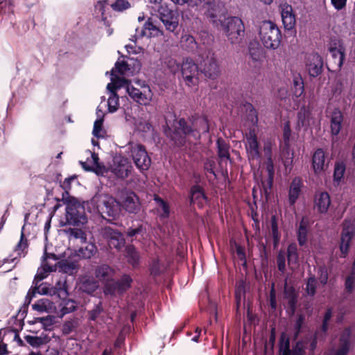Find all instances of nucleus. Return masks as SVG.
I'll return each instance as SVG.
<instances>
[{
  "mask_svg": "<svg viewBox=\"0 0 355 355\" xmlns=\"http://www.w3.org/2000/svg\"><path fill=\"white\" fill-rule=\"evenodd\" d=\"M175 131L171 139L178 146H183L187 141L191 142L200 138L201 134L209 131L207 119L198 116L193 120L191 125H188L184 119H180L174 124Z\"/></svg>",
  "mask_w": 355,
  "mask_h": 355,
  "instance_id": "1",
  "label": "nucleus"
},
{
  "mask_svg": "<svg viewBox=\"0 0 355 355\" xmlns=\"http://www.w3.org/2000/svg\"><path fill=\"white\" fill-rule=\"evenodd\" d=\"M245 110L248 112L247 115V123H248L249 125L248 130L244 137V144L247 156L251 164H254V162L259 163L261 153L257 136L258 116L252 105L247 103L245 105Z\"/></svg>",
  "mask_w": 355,
  "mask_h": 355,
  "instance_id": "2",
  "label": "nucleus"
},
{
  "mask_svg": "<svg viewBox=\"0 0 355 355\" xmlns=\"http://www.w3.org/2000/svg\"><path fill=\"white\" fill-rule=\"evenodd\" d=\"M115 85L118 88H125L129 96L140 105H148L153 99V94L145 81L137 80L133 83L125 78H112V83L107 85V89Z\"/></svg>",
  "mask_w": 355,
  "mask_h": 355,
  "instance_id": "3",
  "label": "nucleus"
},
{
  "mask_svg": "<svg viewBox=\"0 0 355 355\" xmlns=\"http://www.w3.org/2000/svg\"><path fill=\"white\" fill-rule=\"evenodd\" d=\"M259 40L267 49L275 50L282 41V33L277 24L271 21H263L258 28Z\"/></svg>",
  "mask_w": 355,
  "mask_h": 355,
  "instance_id": "4",
  "label": "nucleus"
},
{
  "mask_svg": "<svg viewBox=\"0 0 355 355\" xmlns=\"http://www.w3.org/2000/svg\"><path fill=\"white\" fill-rule=\"evenodd\" d=\"M97 212L106 214L108 216L115 217L121 211L120 202L108 195H96L90 201Z\"/></svg>",
  "mask_w": 355,
  "mask_h": 355,
  "instance_id": "5",
  "label": "nucleus"
},
{
  "mask_svg": "<svg viewBox=\"0 0 355 355\" xmlns=\"http://www.w3.org/2000/svg\"><path fill=\"white\" fill-rule=\"evenodd\" d=\"M66 224L72 225H84L87 222L85 207L75 198L66 200Z\"/></svg>",
  "mask_w": 355,
  "mask_h": 355,
  "instance_id": "6",
  "label": "nucleus"
},
{
  "mask_svg": "<svg viewBox=\"0 0 355 355\" xmlns=\"http://www.w3.org/2000/svg\"><path fill=\"white\" fill-rule=\"evenodd\" d=\"M125 152L132 157L138 169L146 171L149 168L151 159L143 145L133 142L129 143L125 146Z\"/></svg>",
  "mask_w": 355,
  "mask_h": 355,
  "instance_id": "7",
  "label": "nucleus"
},
{
  "mask_svg": "<svg viewBox=\"0 0 355 355\" xmlns=\"http://www.w3.org/2000/svg\"><path fill=\"white\" fill-rule=\"evenodd\" d=\"M220 26L223 28L226 36L232 44L239 42L244 35V24L237 17H227Z\"/></svg>",
  "mask_w": 355,
  "mask_h": 355,
  "instance_id": "8",
  "label": "nucleus"
},
{
  "mask_svg": "<svg viewBox=\"0 0 355 355\" xmlns=\"http://www.w3.org/2000/svg\"><path fill=\"white\" fill-rule=\"evenodd\" d=\"M203 3L204 14L212 24L218 28L227 19L221 6L211 0H199L198 6Z\"/></svg>",
  "mask_w": 355,
  "mask_h": 355,
  "instance_id": "9",
  "label": "nucleus"
},
{
  "mask_svg": "<svg viewBox=\"0 0 355 355\" xmlns=\"http://www.w3.org/2000/svg\"><path fill=\"white\" fill-rule=\"evenodd\" d=\"M52 258L54 261H56V256L53 254H47L44 253L43 256V260L42 266L37 269V274L35 275L33 284L35 285V290L33 293L37 292L40 294L45 295L48 293L47 288L45 287L37 286L38 282L42 281L44 278H46L49 272L52 271L56 270V267L55 265H50L48 262H46L47 259Z\"/></svg>",
  "mask_w": 355,
  "mask_h": 355,
  "instance_id": "10",
  "label": "nucleus"
},
{
  "mask_svg": "<svg viewBox=\"0 0 355 355\" xmlns=\"http://www.w3.org/2000/svg\"><path fill=\"white\" fill-rule=\"evenodd\" d=\"M180 70L183 81L188 87H192L198 85V67L192 60H184L181 64Z\"/></svg>",
  "mask_w": 355,
  "mask_h": 355,
  "instance_id": "11",
  "label": "nucleus"
},
{
  "mask_svg": "<svg viewBox=\"0 0 355 355\" xmlns=\"http://www.w3.org/2000/svg\"><path fill=\"white\" fill-rule=\"evenodd\" d=\"M132 282L131 277L125 274L117 282L106 284L104 288V293L112 296L121 295L130 288Z\"/></svg>",
  "mask_w": 355,
  "mask_h": 355,
  "instance_id": "12",
  "label": "nucleus"
},
{
  "mask_svg": "<svg viewBox=\"0 0 355 355\" xmlns=\"http://www.w3.org/2000/svg\"><path fill=\"white\" fill-rule=\"evenodd\" d=\"M120 207L129 213H137L140 209V202L137 196L132 191H124L119 196Z\"/></svg>",
  "mask_w": 355,
  "mask_h": 355,
  "instance_id": "13",
  "label": "nucleus"
},
{
  "mask_svg": "<svg viewBox=\"0 0 355 355\" xmlns=\"http://www.w3.org/2000/svg\"><path fill=\"white\" fill-rule=\"evenodd\" d=\"M132 168L131 163L127 158L116 156L114 158L110 170L118 178L124 179L128 176Z\"/></svg>",
  "mask_w": 355,
  "mask_h": 355,
  "instance_id": "14",
  "label": "nucleus"
},
{
  "mask_svg": "<svg viewBox=\"0 0 355 355\" xmlns=\"http://www.w3.org/2000/svg\"><path fill=\"white\" fill-rule=\"evenodd\" d=\"M304 62L306 69L311 76L317 77L321 73L323 61L318 53L306 54Z\"/></svg>",
  "mask_w": 355,
  "mask_h": 355,
  "instance_id": "15",
  "label": "nucleus"
},
{
  "mask_svg": "<svg viewBox=\"0 0 355 355\" xmlns=\"http://www.w3.org/2000/svg\"><path fill=\"white\" fill-rule=\"evenodd\" d=\"M355 232V225L353 222L345 221L340 239V250L341 255L345 257L348 252L349 243Z\"/></svg>",
  "mask_w": 355,
  "mask_h": 355,
  "instance_id": "16",
  "label": "nucleus"
},
{
  "mask_svg": "<svg viewBox=\"0 0 355 355\" xmlns=\"http://www.w3.org/2000/svg\"><path fill=\"white\" fill-rule=\"evenodd\" d=\"M102 234L104 238L107 239L111 248L120 250L124 246L125 239L119 232L114 230L110 227H105L103 230Z\"/></svg>",
  "mask_w": 355,
  "mask_h": 355,
  "instance_id": "17",
  "label": "nucleus"
},
{
  "mask_svg": "<svg viewBox=\"0 0 355 355\" xmlns=\"http://www.w3.org/2000/svg\"><path fill=\"white\" fill-rule=\"evenodd\" d=\"M312 167L315 174L317 175H322L327 170L328 162L322 149L318 148L313 153L312 157Z\"/></svg>",
  "mask_w": 355,
  "mask_h": 355,
  "instance_id": "18",
  "label": "nucleus"
},
{
  "mask_svg": "<svg viewBox=\"0 0 355 355\" xmlns=\"http://www.w3.org/2000/svg\"><path fill=\"white\" fill-rule=\"evenodd\" d=\"M313 123V118L309 107L302 106L297 113L295 129L306 130Z\"/></svg>",
  "mask_w": 355,
  "mask_h": 355,
  "instance_id": "19",
  "label": "nucleus"
},
{
  "mask_svg": "<svg viewBox=\"0 0 355 355\" xmlns=\"http://www.w3.org/2000/svg\"><path fill=\"white\" fill-rule=\"evenodd\" d=\"M94 275L98 282L105 284L111 283L114 275V270L107 264H101L96 267Z\"/></svg>",
  "mask_w": 355,
  "mask_h": 355,
  "instance_id": "20",
  "label": "nucleus"
},
{
  "mask_svg": "<svg viewBox=\"0 0 355 355\" xmlns=\"http://www.w3.org/2000/svg\"><path fill=\"white\" fill-rule=\"evenodd\" d=\"M51 336L49 334L42 332L40 336H26L25 340L33 347H39L51 340V338L55 339V341L61 345L62 340L59 336H55L53 333H51Z\"/></svg>",
  "mask_w": 355,
  "mask_h": 355,
  "instance_id": "21",
  "label": "nucleus"
},
{
  "mask_svg": "<svg viewBox=\"0 0 355 355\" xmlns=\"http://www.w3.org/2000/svg\"><path fill=\"white\" fill-rule=\"evenodd\" d=\"M136 31L139 37H155L163 35V31L152 18H148L140 32H138V29Z\"/></svg>",
  "mask_w": 355,
  "mask_h": 355,
  "instance_id": "22",
  "label": "nucleus"
},
{
  "mask_svg": "<svg viewBox=\"0 0 355 355\" xmlns=\"http://www.w3.org/2000/svg\"><path fill=\"white\" fill-rule=\"evenodd\" d=\"M282 20L285 29L292 30L295 25V16L291 6L284 3L280 6Z\"/></svg>",
  "mask_w": 355,
  "mask_h": 355,
  "instance_id": "23",
  "label": "nucleus"
},
{
  "mask_svg": "<svg viewBox=\"0 0 355 355\" xmlns=\"http://www.w3.org/2000/svg\"><path fill=\"white\" fill-rule=\"evenodd\" d=\"M190 202L200 208L207 205V197L200 186L196 184L191 187L190 189Z\"/></svg>",
  "mask_w": 355,
  "mask_h": 355,
  "instance_id": "24",
  "label": "nucleus"
},
{
  "mask_svg": "<svg viewBox=\"0 0 355 355\" xmlns=\"http://www.w3.org/2000/svg\"><path fill=\"white\" fill-rule=\"evenodd\" d=\"M343 114L338 109H334L330 115V128L333 136H337L342 130L343 125Z\"/></svg>",
  "mask_w": 355,
  "mask_h": 355,
  "instance_id": "25",
  "label": "nucleus"
},
{
  "mask_svg": "<svg viewBox=\"0 0 355 355\" xmlns=\"http://www.w3.org/2000/svg\"><path fill=\"white\" fill-rule=\"evenodd\" d=\"M330 205L331 199L329 194L327 192L323 191L315 195L314 199V207L320 213H326Z\"/></svg>",
  "mask_w": 355,
  "mask_h": 355,
  "instance_id": "26",
  "label": "nucleus"
},
{
  "mask_svg": "<svg viewBox=\"0 0 355 355\" xmlns=\"http://www.w3.org/2000/svg\"><path fill=\"white\" fill-rule=\"evenodd\" d=\"M349 336L350 330L345 329L341 335L340 340V347L338 349H332L328 354V355H346L349 351Z\"/></svg>",
  "mask_w": 355,
  "mask_h": 355,
  "instance_id": "27",
  "label": "nucleus"
},
{
  "mask_svg": "<svg viewBox=\"0 0 355 355\" xmlns=\"http://www.w3.org/2000/svg\"><path fill=\"white\" fill-rule=\"evenodd\" d=\"M203 73L211 79H215L218 76L220 73L219 66L213 55L208 58L207 61H205Z\"/></svg>",
  "mask_w": 355,
  "mask_h": 355,
  "instance_id": "28",
  "label": "nucleus"
},
{
  "mask_svg": "<svg viewBox=\"0 0 355 355\" xmlns=\"http://www.w3.org/2000/svg\"><path fill=\"white\" fill-rule=\"evenodd\" d=\"M99 286L98 281L89 275H84L80 279V289L87 293H92Z\"/></svg>",
  "mask_w": 355,
  "mask_h": 355,
  "instance_id": "29",
  "label": "nucleus"
},
{
  "mask_svg": "<svg viewBox=\"0 0 355 355\" xmlns=\"http://www.w3.org/2000/svg\"><path fill=\"white\" fill-rule=\"evenodd\" d=\"M130 64L125 61H117L115 64V67L111 71V79L113 77L116 78H123L120 76H129L133 73V71H131L129 67Z\"/></svg>",
  "mask_w": 355,
  "mask_h": 355,
  "instance_id": "30",
  "label": "nucleus"
},
{
  "mask_svg": "<svg viewBox=\"0 0 355 355\" xmlns=\"http://www.w3.org/2000/svg\"><path fill=\"white\" fill-rule=\"evenodd\" d=\"M125 120L130 125H132L134 128L141 132H148L151 130V124L146 120L136 119L135 117L129 114H125Z\"/></svg>",
  "mask_w": 355,
  "mask_h": 355,
  "instance_id": "31",
  "label": "nucleus"
},
{
  "mask_svg": "<svg viewBox=\"0 0 355 355\" xmlns=\"http://www.w3.org/2000/svg\"><path fill=\"white\" fill-rule=\"evenodd\" d=\"M33 310L40 313H51L55 311V306L53 302L48 299H41L37 300L32 305Z\"/></svg>",
  "mask_w": 355,
  "mask_h": 355,
  "instance_id": "32",
  "label": "nucleus"
},
{
  "mask_svg": "<svg viewBox=\"0 0 355 355\" xmlns=\"http://www.w3.org/2000/svg\"><path fill=\"white\" fill-rule=\"evenodd\" d=\"M121 88L116 87V85H113L110 89L107 91L110 93V96L107 100L108 110L110 112H116L119 106V99L116 92Z\"/></svg>",
  "mask_w": 355,
  "mask_h": 355,
  "instance_id": "33",
  "label": "nucleus"
},
{
  "mask_svg": "<svg viewBox=\"0 0 355 355\" xmlns=\"http://www.w3.org/2000/svg\"><path fill=\"white\" fill-rule=\"evenodd\" d=\"M302 187V181L300 178H295L293 180L289 189L288 200L291 205H294L297 200Z\"/></svg>",
  "mask_w": 355,
  "mask_h": 355,
  "instance_id": "34",
  "label": "nucleus"
},
{
  "mask_svg": "<svg viewBox=\"0 0 355 355\" xmlns=\"http://www.w3.org/2000/svg\"><path fill=\"white\" fill-rule=\"evenodd\" d=\"M55 266L56 270L58 269L60 271L69 275L75 273L78 268V265L76 262L67 260L58 261Z\"/></svg>",
  "mask_w": 355,
  "mask_h": 355,
  "instance_id": "35",
  "label": "nucleus"
},
{
  "mask_svg": "<svg viewBox=\"0 0 355 355\" xmlns=\"http://www.w3.org/2000/svg\"><path fill=\"white\" fill-rule=\"evenodd\" d=\"M84 243L85 245L79 248L78 255L83 259H89L96 254L97 248L93 243Z\"/></svg>",
  "mask_w": 355,
  "mask_h": 355,
  "instance_id": "36",
  "label": "nucleus"
},
{
  "mask_svg": "<svg viewBox=\"0 0 355 355\" xmlns=\"http://www.w3.org/2000/svg\"><path fill=\"white\" fill-rule=\"evenodd\" d=\"M217 147H218V155L220 161L227 162L230 159V147L229 145L226 144V142L221 139H218L217 140Z\"/></svg>",
  "mask_w": 355,
  "mask_h": 355,
  "instance_id": "37",
  "label": "nucleus"
},
{
  "mask_svg": "<svg viewBox=\"0 0 355 355\" xmlns=\"http://www.w3.org/2000/svg\"><path fill=\"white\" fill-rule=\"evenodd\" d=\"M330 53L332 55L335 64L338 66V68H340L343 65L345 58L343 47L340 44H338V46L335 47L331 46Z\"/></svg>",
  "mask_w": 355,
  "mask_h": 355,
  "instance_id": "38",
  "label": "nucleus"
},
{
  "mask_svg": "<svg viewBox=\"0 0 355 355\" xmlns=\"http://www.w3.org/2000/svg\"><path fill=\"white\" fill-rule=\"evenodd\" d=\"M308 223L303 218L300 223V226L297 231V240L300 245H304L307 240V232H308Z\"/></svg>",
  "mask_w": 355,
  "mask_h": 355,
  "instance_id": "39",
  "label": "nucleus"
},
{
  "mask_svg": "<svg viewBox=\"0 0 355 355\" xmlns=\"http://www.w3.org/2000/svg\"><path fill=\"white\" fill-rule=\"evenodd\" d=\"M125 253L128 261L130 264L134 267L139 264L140 256L133 246H128L125 248Z\"/></svg>",
  "mask_w": 355,
  "mask_h": 355,
  "instance_id": "40",
  "label": "nucleus"
},
{
  "mask_svg": "<svg viewBox=\"0 0 355 355\" xmlns=\"http://www.w3.org/2000/svg\"><path fill=\"white\" fill-rule=\"evenodd\" d=\"M157 203V210L159 212L160 217L166 218L170 215V209L166 202H164L159 196H155L154 198Z\"/></svg>",
  "mask_w": 355,
  "mask_h": 355,
  "instance_id": "41",
  "label": "nucleus"
},
{
  "mask_svg": "<svg viewBox=\"0 0 355 355\" xmlns=\"http://www.w3.org/2000/svg\"><path fill=\"white\" fill-rule=\"evenodd\" d=\"M249 55L255 64H259L263 60V50L259 46L250 47Z\"/></svg>",
  "mask_w": 355,
  "mask_h": 355,
  "instance_id": "42",
  "label": "nucleus"
},
{
  "mask_svg": "<svg viewBox=\"0 0 355 355\" xmlns=\"http://www.w3.org/2000/svg\"><path fill=\"white\" fill-rule=\"evenodd\" d=\"M180 43L182 46L188 51H193L197 47V43L195 38L189 34L182 35Z\"/></svg>",
  "mask_w": 355,
  "mask_h": 355,
  "instance_id": "43",
  "label": "nucleus"
},
{
  "mask_svg": "<svg viewBox=\"0 0 355 355\" xmlns=\"http://www.w3.org/2000/svg\"><path fill=\"white\" fill-rule=\"evenodd\" d=\"M96 114H97L98 119L95 121L94 124L93 135L96 137H101L100 133L102 130L104 114L99 109V107H98V108H97Z\"/></svg>",
  "mask_w": 355,
  "mask_h": 355,
  "instance_id": "44",
  "label": "nucleus"
},
{
  "mask_svg": "<svg viewBox=\"0 0 355 355\" xmlns=\"http://www.w3.org/2000/svg\"><path fill=\"white\" fill-rule=\"evenodd\" d=\"M288 264H296L298 261L297 248L295 244H291L287 249Z\"/></svg>",
  "mask_w": 355,
  "mask_h": 355,
  "instance_id": "45",
  "label": "nucleus"
},
{
  "mask_svg": "<svg viewBox=\"0 0 355 355\" xmlns=\"http://www.w3.org/2000/svg\"><path fill=\"white\" fill-rule=\"evenodd\" d=\"M110 6L116 12H123L129 9L131 3L128 0H116Z\"/></svg>",
  "mask_w": 355,
  "mask_h": 355,
  "instance_id": "46",
  "label": "nucleus"
},
{
  "mask_svg": "<svg viewBox=\"0 0 355 355\" xmlns=\"http://www.w3.org/2000/svg\"><path fill=\"white\" fill-rule=\"evenodd\" d=\"M67 234L70 239H80L81 243H85L87 241V236L85 232L80 229H70L67 231Z\"/></svg>",
  "mask_w": 355,
  "mask_h": 355,
  "instance_id": "47",
  "label": "nucleus"
},
{
  "mask_svg": "<svg viewBox=\"0 0 355 355\" xmlns=\"http://www.w3.org/2000/svg\"><path fill=\"white\" fill-rule=\"evenodd\" d=\"M164 265L161 263L159 259H154L150 264V274L154 276L159 275L164 271Z\"/></svg>",
  "mask_w": 355,
  "mask_h": 355,
  "instance_id": "48",
  "label": "nucleus"
},
{
  "mask_svg": "<svg viewBox=\"0 0 355 355\" xmlns=\"http://www.w3.org/2000/svg\"><path fill=\"white\" fill-rule=\"evenodd\" d=\"M304 92V83L300 76L293 78V93L297 97L300 96Z\"/></svg>",
  "mask_w": 355,
  "mask_h": 355,
  "instance_id": "49",
  "label": "nucleus"
},
{
  "mask_svg": "<svg viewBox=\"0 0 355 355\" xmlns=\"http://www.w3.org/2000/svg\"><path fill=\"white\" fill-rule=\"evenodd\" d=\"M54 289V293H56L60 298L64 299L67 297L68 293L65 281H58Z\"/></svg>",
  "mask_w": 355,
  "mask_h": 355,
  "instance_id": "50",
  "label": "nucleus"
},
{
  "mask_svg": "<svg viewBox=\"0 0 355 355\" xmlns=\"http://www.w3.org/2000/svg\"><path fill=\"white\" fill-rule=\"evenodd\" d=\"M107 5L106 0L98 1L94 7V12L97 17H101L103 20L105 19V7Z\"/></svg>",
  "mask_w": 355,
  "mask_h": 355,
  "instance_id": "51",
  "label": "nucleus"
},
{
  "mask_svg": "<svg viewBox=\"0 0 355 355\" xmlns=\"http://www.w3.org/2000/svg\"><path fill=\"white\" fill-rule=\"evenodd\" d=\"M24 227H22L21 234V239L15 248V252L17 253V254L19 257L25 256L24 250L28 247L27 241L26 239H24Z\"/></svg>",
  "mask_w": 355,
  "mask_h": 355,
  "instance_id": "52",
  "label": "nucleus"
},
{
  "mask_svg": "<svg viewBox=\"0 0 355 355\" xmlns=\"http://www.w3.org/2000/svg\"><path fill=\"white\" fill-rule=\"evenodd\" d=\"M345 171V166L343 163H338L336 164L334 173V180L338 184L343 179Z\"/></svg>",
  "mask_w": 355,
  "mask_h": 355,
  "instance_id": "53",
  "label": "nucleus"
},
{
  "mask_svg": "<svg viewBox=\"0 0 355 355\" xmlns=\"http://www.w3.org/2000/svg\"><path fill=\"white\" fill-rule=\"evenodd\" d=\"M55 318L53 315L36 318V322L41 323L45 330H49L54 324Z\"/></svg>",
  "mask_w": 355,
  "mask_h": 355,
  "instance_id": "54",
  "label": "nucleus"
},
{
  "mask_svg": "<svg viewBox=\"0 0 355 355\" xmlns=\"http://www.w3.org/2000/svg\"><path fill=\"white\" fill-rule=\"evenodd\" d=\"M89 153L91 155V159L88 160V162L92 164V166H87L86 162H81V164L83 167L87 170V171H92V167L99 168V163H98V155L96 153H92L91 151H89Z\"/></svg>",
  "mask_w": 355,
  "mask_h": 355,
  "instance_id": "55",
  "label": "nucleus"
},
{
  "mask_svg": "<svg viewBox=\"0 0 355 355\" xmlns=\"http://www.w3.org/2000/svg\"><path fill=\"white\" fill-rule=\"evenodd\" d=\"M166 65L170 72L175 74L181 69V65L173 58H168L166 62Z\"/></svg>",
  "mask_w": 355,
  "mask_h": 355,
  "instance_id": "56",
  "label": "nucleus"
},
{
  "mask_svg": "<svg viewBox=\"0 0 355 355\" xmlns=\"http://www.w3.org/2000/svg\"><path fill=\"white\" fill-rule=\"evenodd\" d=\"M316 279L312 276L308 279L306 291L308 295L313 296L315 293Z\"/></svg>",
  "mask_w": 355,
  "mask_h": 355,
  "instance_id": "57",
  "label": "nucleus"
},
{
  "mask_svg": "<svg viewBox=\"0 0 355 355\" xmlns=\"http://www.w3.org/2000/svg\"><path fill=\"white\" fill-rule=\"evenodd\" d=\"M318 279L322 285H325L328 281V270L325 266H321L318 270Z\"/></svg>",
  "mask_w": 355,
  "mask_h": 355,
  "instance_id": "58",
  "label": "nucleus"
},
{
  "mask_svg": "<svg viewBox=\"0 0 355 355\" xmlns=\"http://www.w3.org/2000/svg\"><path fill=\"white\" fill-rule=\"evenodd\" d=\"M291 137V130L289 121H286L284 124L283 138L286 146L289 145L290 139Z\"/></svg>",
  "mask_w": 355,
  "mask_h": 355,
  "instance_id": "59",
  "label": "nucleus"
},
{
  "mask_svg": "<svg viewBox=\"0 0 355 355\" xmlns=\"http://www.w3.org/2000/svg\"><path fill=\"white\" fill-rule=\"evenodd\" d=\"M354 275H355V273H353L352 271V274L349 275L345 280V290L349 293H351L355 287V278Z\"/></svg>",
  "mask_w": 355,
  "mask_h": 355,
  "instance_id": "60",
  "label": "nucleus"
},
{
  "mask_svg": "<svg viewBox=\"0 0 355 355\" xmlns=\"http://www.w3.org/2000/svg\"><path fill=\"white\" fill-rule=\"evenodd\" d=\"M277 266L281 272H284L286 268V258L285 254L283 252H279L277 256Z\"/></svg>",
  "mask_w": 355,
  "mask_h": 355,
  "instance_id": "61",
  "label": "nucleus"
},
{
  "mask_svg": "<svg viewBox=\"0 0 355 355\" xmlns=\"http://www.w3.org/2000/svg\"><path fill=\"white\" fill-rule=\"evenodd\" d=\"M343 89V82L340 80H337L335 82V84L332 87V92L334 96H338L340 95Z\"/></svg>",
  "mask_w": 355,
  "mask_h": 355,
  "instance_id": "62",
  "label": "nucleus"
},
{
  "mask_svg": "<svg viewBox=\"0 0 355 355\" xmlns=\"http://www.w3.org/2000/svg\"><path fill=\"white\" fill-rule=\"evenodd\" d=\"M347 0H331V3L337 11L345 8Z\"/></svg>",
  "mask_w": 355,
  "mask_h": 355,
  "instance_id": "63",
  "label": "nucleus"
},
{
  "mask_svg": "<svg viewBox=\"0 0 355 355\" xmlns=\"http://www.w3.org/2000/svg\"><path fill=\"white\" fill-rule=\"evenodd\" d=\"M102 310L101 303L99 302L95 306L94 309L89 312V318L92 320H95L101 313Z\"/></svg>",
  "mask_w": 355,
  "mask_h": 355,
  "instance_id": "64",
  "label": "nucleus"
}]
</instances>
